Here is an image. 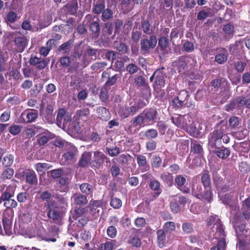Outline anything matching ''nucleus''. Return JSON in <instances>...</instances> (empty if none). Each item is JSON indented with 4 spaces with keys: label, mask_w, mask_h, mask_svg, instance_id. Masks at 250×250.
I'll use <instances>...</instances> for the list:
<instances>
[{
    "label": "nucleus",
    "mask_w": 250,
    "mask_h": 250,
    "mask_svg": "<svg viewBox=\"0 0 250 250\" xmlns=\"http://www.w3.org/2000/svg\"><path fill=\"white\" fill-rule=\"evenodd\" d=\"M207 224L210 226L213 224L209 231V237L211 238L218 239L217 246L221 250L226 249V236L223 224L217 215H212L207 221Z\"/></svg>",
    "instance_id": "f257e3e1"
},
{
    "label": "nucleus",
    "mask_w": 250,
    "mask_h": 250,
    "mask_svg": "<svg viewBox=\"0 0 250 250\" xmlns=\"http://www.w3.org/2000/svg\"><path fill=\"white\" fill-rule=\"evenodd\" d=\"M59 229L56 226L51 227L48 232H46L45 229L42 227L37 228V230H34L32 233L29 234V238H33L37 236L41 240L45 241H51L55 242L56 241V237L58 238Z\"/></svg>",
    "instance_id": "f03ea898"
},
{
    "label": "nucleus",
    "mask_w": 250,
    "mask_h": 250,
    "mask_svg": "<svg viewBox=\"0 0 250 250\" xmlns=\"http://www.w3.org/2000/svg\"><path fill=\"white\" fill-rule=\"evenodd\" d=\"M222 129L221 128L214 130L208 136V149L209 151H214L219 148L221 144Z\"/></svg>",
    "instance_id": "7ed1b4c3"
},
{
    "label": "nucleus",
    "mask_w": 250,
    "mask_h": 250,
    "mask_svg": "<svg viewBox=\"0 0 250 250\" xmlns=\"http://www.w3.org/2000/svg\"><path fill=\"white\" fill-rule=\"evenodd\" d=\"M157 39L156 36L151 35L149 38L146 36L140 42V51L142 54H148L156 45Z\"/></svg>",
    "instance_id": "20e7f679"
},
{
    "label": "nucleus",
    "mask_w": 250,
    "mask_h": 250,
    "mask_svg": "<svg viewBox=\"0 0 250 250\" xmlns=\"http://www.w3.org/2000/svg\"><path fill=\"white\" fill-rule=\"evenodd\" d=\"M38 117V112L34 109H27L24 111L18 119L19 123H31Z\"/></svg>",
    "instance_id": "39448f33"
},
{
    "label": "nucleus",
    "mask_w": 250,
    "mask_h": 250,
    "mask_svg": "<svg viewBox=\"0 0 250 250\" xmlns=\"http://www.w3.org/2000/svg\"><path fill=\"white\" fill-rule=\"evenodd\" d=\"M171 121L177 127L184 129L188 126V125L191 122V118L190 115L186 114L185 115H176L171 117Z\"/></svg>",
    "instance_id": "423d86ee"
},
{
    "label": "nucleus",
    "mask_w": 250,
    "mask_h": 250,
    "mask_svg": "<svg viewBox=\"0 0 250 250\" xmlns=\"http://www.w3.org/2000/svg\"><path fill=\"white\" fill-rule=\"evenodd\" d=\"M201 182L206 189V193L204 195L207 199H212V193L210 187V179L209 174L207 173H203L201 175Z\"/></svg>",
    "instance_id": "0eeeda50"
},
{
    "label": "nucleus",
    "mask_w": 250,
    "mask_h": 250,
    "mask_svg": "<svg viewBox=\"0 0 250 250\" xmlns=\"http://www.w3.org/2000/svg\"><path fill=\"white\" fill-rule=\"evenodd\" d=\"M219 198L223 204L231 207L237 200V194L233 191L219 196Z\"/></svg>",
    "instance_id": "6e6552de"
},
{
    "label": "nucleus",
    "mask_w": 250,
    "mask_h": 250,
    "mask_svg": "<svg viewBox=\"0 0 250 250\" xmlns=\"http://www.w3.org/2000/svg\"><path fill=\"white\" fill-rule=\"evenodd\" d=\"M192 194L199 199H203L209 202L212 199H207L204 195L206 193V189L204 188V191H202V188L199 184L193 185L191 189Z\"/></svg>",
    "instance_id": "1a4fd4ad"
},
{
    "label": "nucleus",
    "mask_w": 250,
    "mask_h": 250,
    "mask_svg": "<svg viewBox=\"0 0 250 250\" xmlns=\"http://www.w3.org/2000/svg\"><path fill=\"white\" fill-rule=\"evenodd\" d=\"M186 182V177L182 175H179L175 178V183L177 187L183 192L188 193L189 192V188L184 187Z\"/></svg>",
    "instance_id": "9d476101"
},
{
    "label": "nucleus",
    "mask_w": 250,
    "mask_h": 250,
    "mask_svg": "<svg viewBox=\"0 0 250 250\" xmlns=\"http://www.w3.org/2000/svg\"><path fill=\"white\" fill-rule=\"evenodd\" d=\"M47 216L54 221H59L62 217V213L58 208H51L48 206Z\"/></svg>",
    "instance_id": "9b49d317"
},
{
    "label": "nucleus",
    "mask_w": 250,
    "mask_h": 250,
    "mask_svg": "<svg viewBox=\"0 0 250 250\" xmlns=\"http://www.w3.org/2000/svg\"><path fill=\"white\" fill-rule=\"evenodd\" d=\"M71 201L76 205L84 206L87 203L86 197L80 193H75L71 197Z\"/></svg>",
    "instance_id": "f8f14e48"
},
{
    "label": "nucleus",
    "mask_w": 250,
    "mask_h": 250,
    "mask_svg": "<svg viewBox=\"0 0 250 250\" xmlns=\"http://www.w3.org/2000/svg\"><path fill=\"white\" fill-rule=\"evenodd\" d=\"M156 235L158 246L161 248L164 247L167 243L165 230L163 229H158L156 231Z\"/></svg>",
    "instance_id": "ddd939ff"
},
{
    "label": "nucleus",
    "mask_w": 250,
    "mask_h": 250,
    "mask_svg": "<svg viewBox=\"0 0 250 250\" xmlns=\"http://www.w3.org/2000/svg\"><path fill=\"white\" fill-rule=\"evenodd\" d=\"M107 159L106 155L100 151H96L94 152V163L96 167H100L104 162Z\"/></svg>",
    "instance_id": "4468645a"
},
{
    "label": "nucleus",
    "mask_w": 250,
    "mask_h": 250,
    "mask_svg": "<svg viewBox=\"0 0 250 250\" xmlns=\"http://www.w3.org/2000/svg\"><path fill=\"white\" fill-rule=\"evenodd\" d=\"M146 123L153 121L156 119L157 112L156 109L150 108L147 110H145L142 113Z\"/></svg>",
    "instance_id": "2eb2a0df"
},
{
    "label": "nucleus",
    "mask_w": 250,
    "mask_h": 250,
    "mask_svg": "<svg viewBox=\"0 0 250 250\" xmlns=\"http://www.w3.org/2000/svg\"><path fill=\"white\" fill-rule=\"evenodd\" d=\"M14 42L19 52H22L27 45V41L24 37L16 38Z\"/></svg>",
    "instance_id": "dca6fc26"
},
{
    "label": "nucleus",
    "mask_w": 250,
    "mask_h": 250,
    "mask_svg": "<svg viewBox=\"0 0 250 250\" xmlns=\"http://www.w3.org/2000/svg\"><path fill=\"white\" fill-rule=\"evenodd\" d=\"M24 175L26 177V181L30 184H35L37 183V176L34 171L26 169L24 171Z\"/></svg>",
    "instance_id": "f3484780"
},
{
    "label": "nucleus",
    "mask_w": 250,
    "mask_h": 250,
    "mask_svg": "<svg viewBox=\"0 0 250 250\" xmlns=\"http://www.w3.org/2000/svg\"><path fill=\"white\" fill-rule=\"evenodd\" d=\"M237 104V108L240 109L243 106L250 108V98H247L245 96H238L235 99Z\"/></svg>",
    "instance_id": "a211bd4d"
},
{
    "label": "nucleus",
    "mask_w": 250,
    "mask_h": 250,
    "mask_svg": "<svg viewBox=\"0 0 250 250\" xmlns=\"http://www.w3.org/2000/svg\"><path fill=\"white\" fill-rule=\"evenodd\" d=\"M72 176L70 174L64 173L63 176H62L58 180V183L61 187H65L64 191L68 190V185L70 183Z\"/></svg>",
    "instance_id": "6ab92c4d"
},
{
    "label": "nucleus",
    "mask_w": 250,
    "mask_h": 250,
    "mask_svg": "<svg viewBox=\"0 0 250 250\" xmlns=\"http://www.w3.org/2000/svg\"><path fill=\"white\" fill-rule=\"evenodd\" d=\"M77 152V149L74 146H71L69 150L62 155V157L64 158L65 162L68 164L71 163Z\"/></svg>",
    "instance_id": "aec40b11"
},
{
    "label": "nucleus",
    "mask_w": 250,
    "mask_h": 250,
    "mask_svg": "<svg viewBox=\"0 0 250 250\" xmlns=\"http://www.w3.org/2000/svg\"><path fill=\"white\" fill-rule=\"evenodd\" d=\"M16 188V186L13 184L9 185L6 187L4 191L2 192V198L13 197L15 194V191Z\"/></svg>",
    "instance_id": "412c9836"
},
{
    "label": "nucleus",
    "mask_w": 250,
    "mask_h": 250,
    "mask_svg": "<svg viewBox=\"0 0 250 250\" xmlns=\"http://www.w3.org/2000/svg\"><path fill=\"white\" fill-rule=\"evenodd\" d=\"M150 188L155 191L153 197H157L162 192V190L160 188V183L156 180H151L149 184Z\"/></svg>",
    "instance_id": "4be33fe9"
},
{
    "label": "nucleus",
    "mask_w": 250,
    "mask_h": 250,
    "mask_svg": "<svg viewBox=\"0 0 250 250\" xmlns=\"http://www.w3.org/2000/svg\"><path fill=\"white\" fill-rule=\"evenodd\" d=\"M210 152L214 153L218 157L222 159H226L230 153V150L228 148L223 147L220 149L217 148L214 151H210Z\"/></svg>",
    "instance_id": "5701e85b"
},
{
    "label": "nucleus",
    "mask_w": 250,
    "mask_h": 250,
    "mask_svg": "<svg viewBox=\"0 0 250 250\" xmlns=\"http://www.w3.org/2000/svg\"><path fill=\"white\" fill-rule=\"evenodd\" d=\"M92 153L90 152H84L79 162V165L82 167H86L91 159Z\"/></svg>",
    "instance_id": "b1692460"
},
{
    "label": "nucleus",
    "mask_w": 250,
    "mask_h": 250,
    "mask_svg": "<svg viewBox=\"0 0 250 250\" xmlns=\"http://www.w3.org/2000/svg\"><path fill=\"white\" fill-rule=\"evenodd\" d=\"M135 0H122L121 6L124 13L130 11L134 6Z\"/></svg>",
    "instance_id": "393cba45"
},
{
    "label": "nucleus",
    "mask_w": 250,
    "mask_h": 250,
    "mask_svg": "<svg viewBox=\"0 0 250 250\" xmlns=\"http://www.w3.org/2000/svg\"><path fill=\"white\" fill-rule=\"evenodd\" d=\"M52 138V134L49 131H45L43 134L38 137V144L40 146H43Z\"/></svg>",
    "instance_id": "a878e982"
},
{
    "label": "nucleus",
    "mask_w": 250,
    "mask_h": 250,
    "mask_svg": "<svg viewBox=\"0 0 250 250\" xmlns=\"http://www.w3.org/2000/svg\"><path fill=\"white\" fill-rule=\"evenodd\" d=\"M2 223L4 229L6 234L10 236L12 234V222L10 219L3 216L2 218Z\"/></svg>",
    "instance_id": "bb28decb"
},
{
    "label": "nucleus",
    "mask_w": 250,
    "mask_h": 250,
    "mask_svg": "<svg viewBox=\"0 0 250 250\" xmlns=\"http://www.w3.org/2000/svg\"><path fill=\"white\" fill-rule=\"evenodd\" d=\"M105 8L104 2L103 0L101 1L96 2L93 4L92 8V12L96 14H100L102 13L103 11Z\"/></svg>",
    "instance_id": "cd10ccee"
},
{
    "label": "nucleus",
    "mask_w": 250,
    "mask_h": 250,
    "mask_svg": "<svg viewBox=\"0 0 250 250\" xmlns=\"http://www.w3.org/2000/svg\"><path fill=\"white\" fill-rule=\"evenodd\" d=\"M110 71V69L108 68L106 71L104 72L102 74V76L103 77H107L108 78V80L106 82V84L108 85H113L117 80L118 77V74H115L112 76L111 77H109V71Z\"/></svg>",
    "instance_id": "c85d7f7f"
},
{
    "label": "nucleus",
    "mask_w": 250,
    "mask_h": 250,
    "mask_svg": "<svg viewBox=\"0 0 250 250\" xmlns=\"http://www.w3.org/2000/svg\"><path fill=\"white\" fill-rule=\"evenodd\" d=\"M99 117L103 120L107 121L109 119L110 113L109 111L104 107H100L97 109Z\"/></svg>",
    "instance_id": "c756f323"
},
{
    "label": "nucleus",
    "mask_w": 250,
    "mask_h": 250,
    "mask_svg": "<svg viewBox=\"0 0 250 250\" xmlns=\"http://www.w3.org/2000/svg\"><path fill=\"white\" fill-rule=\"evenodd\" d=\"M141 28L145 34L150 36L152 35L153 30L151 28V24L148 21H143L141 23Z\"/></svg>",
    "instance_id": "7c9ffc66"
},
{
    "label": "nucleus",
    "mask_w": 250,
    "mask_h": 250,
    "mask_svg": "<svg viewBox=\"0 0 250 250\" xmlns=\"http://www.w3.org/2000/svg\"><path fill=\"white\" fill-rule=\"evenodd\" d=\"M14 160V156L10 154H7L2 158V165L4 167H9L11 166Z\"/></svg>",
    "instance_id": "2f4dec72"
},
{
    "label": "nucleus",
    "mask_w": 250,
    "mask_h": 250,
    "mask_svg": "<svg viewBox=\"0 0 250 250\" xmlns=\"http://www.w3.org/2000/svg\"><path fill=\"white\" fill-rule=\"evenodd\" d=\"M229 183V180H227L226 181H224V183H223L222 185H220L217 188L219 197L224 195L223 193L228 191L230 188V184Z\"/></svg>",
    "instance_id": "473e14b6"
},
{
    "label": "nucleus",
    "mask_w": 250,
    "mask_h": 250,
    "mask_svg": "<svg viewBox=\"0 0 250 250\" xmlns=\"http://www.w3.org/2000/svg\"><path fill=\"white\" fill-rule=\"evenodd\" d=\"M67 12L70 15H75L78 10V4L76 1H72L65 5Z\"/></svg>",
    "instance_id": "72a5a7b5"
},
{
    "label": "nucleus",
    "mask_w": 250,
    "mask_h": 250,
    "mask_svg": "<svg viewBox=\"0 0 250 250\" xmlns=\"http://www.w3.org/2000/svg\"><path fill=\"white\" fill-rule=\"evenodd\" d=\"M80 188L82 192L86 194L90 195L93 191V188L92 185L88 183H83L80 186Z\"/></svg>",
    "instance_id": "f704fd0d"
},
{
    "label": "nucleus",
    "mask_w": 250,
    "mask_h": 250,
    "mask_svg": "<svg viewBox=\"0 0 250 250\" xmlns=\"http://www.w3.org/2000/svg\"><path fill=\"white\" fill-rule=\"evenodd\" d=\"M52 44H55V40L50 39L46 42V47H42L40 49V53L44 56H46L50 51Z\"/></svg>",
    "instance_id": "c9c22d12"
},
{
    "label": "nucleus",
    "mask_w": 250,
    "mask_h": 250,
    "mask_svg": "<svg viewBox=\"0 0 250 250\" xmlns=\"http://www.w3.org/2000/svg\"><path fill=\"white\" fill-rule=\"evenodd\" d=\"M12 197L7 198V199L2 198L4 202L3 206L7 208L10 209L15 208L18 206L17 202L14 199H11Z\"/></svg>",
    "instance_id": "e433bc0d"
},
{
    "label": "nucleus",
    "mask_w": 250,
    "mask_h": 250,
    "mask_svg": "<svg viewBox=\"0 0 250 250\" xmlns=\"http://www.w3.org/2000/svg\"><path fill=\"white\" fill-rule=\"evenodd\" d=\"M243 212L242 214L238 215H236L235 219H236V221H239L240 222H243L245 220H248L250 219V210L246 209L243 208H242Z\"/></svg>",
    "instance_id": "4c0bfd02"
},
{
    "label": "nucleus",
    "mask_w": 250,
    "mask_h": 250,
    "mask_svg": "<svg viewBox=\"0 0 250 250\" xmlns=\"http://www.w3.org/2000/svg\"><path fill=\"white\" fill-rule=\"evenodd\" d=\"M73 41L69 40L59 46V50L65 54H68L71 48Z\"/></svg>",
    "instance_id": "58836bf2"
},
{
    "label": "nucleus",
    "mask_w": 250,
    "mask_h": 250,
    "mask_svg": "<svg viewBox=\"0 0 250 250\" xmlns=\"http://www.w3.org/2000/svg\"><path fill=\"white\" fill-rule=\"evenodd\" d=\"M191 147L194 153L198 154L199 155H203V149L202 146L197 141H194L191 142Z\"/></svg>",
    "instance_id": "ea45409f"
},
{
    "label": "nucleus",
    "mask_w": 250,
    "mask_h": 250,
    "mask_svg": "<svg viewBox=\"0 0 250 250\" xmlns=\"http://www.w3.org/2000/svg\"><path fill=\"white\" fill-rule=\"evenodd\" d=\"M155 74H157L155 80L156 84L160 86V87H164L165 83V75L160 71H156Z\"/></svg>",
    "instance_id": "a19ab883"
},
{
    "label": "nucleus",
    "mask_w": 250,
    "mask_h": 250,
    "mask_svg": "<svg viewBox=\"0 0 250 250\" xmlns=\"http://www.w3.org/2000/svg\"><path fill=\"white\" fill-rule=\"evenodd\" d=\"M228 53L227 50H224L222 53L218 54L215 56V61L219 64H223L227 60Z\"/></svg>",
    "instance_id": "79ce46f5"
},
{
    "label": "nucleus",
    "mask_w": 250,
    "mask_h": 250,
    "mask_svg": "<svg viewBox=\"0 0 250 250\" xmlns=\"http://www.w3.org/2000/svg\"><path fill=\"white\" fill-rule=\"evenodd\" d=\"M113 11L109 8L104 10L102 13L101 19L103 21H105L113 17Z\"/></svg>",
    "instance_id": "37998d69"
},
{
    "label": "nucleus",
    "mask_w": 250,
    "mask_h": 250,
    "mask_svg": "<svg viewBox=\"0 0 250 250\" xmlns=\"http://www.w3.org/2000/svg\"><path fill=\"white\" fill-rule=\"evenodd\" d=\"M161 179L169 187L173 184V177L169 173H163L161 176Z\"/></svg>",
    "instance_id": "c03bdc74"
},
{
    "label": "nucleus",
    "mask_w": 250,
    "mask_h": 250,
    "mask_svg": "<svg viewBox=\"0 0 250 250\" xmlns=\"http://www.w3.org/2000/svg\"><path fill=\"white\" fill-rule=\"evenodd\" d=\"M115 48L121 53L124 54L127 52L128 48L125 43L121 42H115Z\"/></svg>",
    "instance_id": "a18cd8bd"
},
{
    "label": "nucleus",
    "mask_w": 250,
    "mask_h": 250,
    "mask_svg": "<svg viewBox=\"0 0 250 250\" xmlns=\"http://www.w3.org/2000/svg\"><path fill=\"white\" fill-rule=\"evenodd\" d=\"M182 229L184 233L187 234H191L194 230L193 225L189 222L184 223Z\"/></svg>",
    "instance_id": "49530a36"
},
{
    "label": "nucleus",
    "mask_w": 250,
    "mask_h": 250,
    "mask_svg": "<svg viewBox=\"0 0 250 250\" xmlns=\"http://www.w3.org/2000/svg\"><path fill=\"white\" fill-rule=\"evenodd\" d=\"M211 16V10L208 8L207 10H201L197 15V19L199 20H203L208 17Z\"/></svg>",
    "instance_id": "de8ad7c7"
},
{
    "label": "nucleus",
    "mask_w": 250,
    "mask_h": 250,
    "mask_svg": "<svg viewBox=\"0 0 250 250\" xmlns=\"http://www.w3.org/2000/svg\"><path fill=\"white\" fill-rule=\"evenodd\" d=\"M51 167L49 164L47 163H39L36 164L35 168L38 172H43L45 170L48 169Z\"/></svg>",
    "instance_id": "09e8293b"
},
{
    "label": "nucleus",
    "mask_w": 250,
    "mask_h": 250,
    "mask_svg": "<svg viewBox=\"0 0 250 250\" xmlns=\"http://www.w3.org/2000/svg\"><path fill=\"white\" fill-rule=\"evenodd\" d=\"M144 136L148 139L156 138L158 136V131L155 129H149L146 131Z\"/></svg>",
    "instance_id": "8fccbe9b"
},
{
    "label": "nucleus",
    "mask_w": 250,
    "mask_h": 250,
    "mask_svg": "<svg viewBox=\"0 0 250 250\" xmlns=\"http://www.w3.org/2000/svg\"><path fill=\"white\" fill-rule=\"evenodd\" d=\"M17 17L18 16L16 13L10 11L6 15L5 21L7 23H13L16 21Z\"/></svg>",
    "instance_id": "3c124183"
},
{
    "label": "nucleus",
    "mask_w": 250,
    "mask_h": 250,
    "mask_svg": "<svg viewBox=\"0 0 250 250\" xmlns=\"http://www.w3.org/2000/svg\"><path fill=\"white\" fill-rule=\"evenodd\" d=\"M118 113L123 118H126L129 116L132 115L130 112L129 107L121 108L119 110Z\"/></svg>",
    "instance_id": "603ef678"
},
{
    "label": "nucleus",
    "mask_w": 250,
    "mask_h": 250,
    "mask_svg": "<svg viewBox=\"0 0 250 250\" xmlns=\"http://www.w3.org/2000/svg\"><path fill=\"white\" fill-rule=\"evenodd\" d=\"M90 30L96 36L100 33V25L98 21H93L90 25Z\"/></svg>",
    "instance_id": "864d4df0"
},
{
    "label": "nucleus",
    "mask_w": 250,
    "mask_h": 250,
    "mask_svg": "<svg viewBox=\"0 0 250 250\" xmlns=\"http://www.w3.org/2000/svg\"><path fill=\"white\" fill-rule=\"evenodd\" d=\"M110 204L114 208L118 209L122 207V202L120 199L114 197L112 198Z\"/></svg>",
    "instance_id": "5fc2aeb1"
},
{
    "label": "nucleus",
    "mask_w": 250,
    "mask_h": 250,
    "mask_svg": "<svg viewBox=\"0 0 250 250\" xmlns=\"http://www.w3.org/2000/svg\"><path fill=\"white\" fill-rule=\"evenodd\" d=\"M131 159V156L128 154H122L118 158V162L122 165L125 166L128 164V162Z\"/></svg>",
    "instance_id": "6e6d98bb"
},
{
    "label": "nucleus",
    "mask_w": 250,
    "mask_h": 250,
    "mask_svg": "<svg viewBox=\"0 0 250 250\" xmlns=\"http://www.w3.org/2000/svg\"><path fill=\"white\" fill-rule=\"evenodd\" d=\"M14 173V170L12 168H6L2 174L3 179H9L11 178Z\"/></svg>",
    "instance_id": "4d7b16f0"
},
{
    "label": "nucleus",
    "mask_w": 250,
    "mask_h": 250,
    "mask_svg": "<svg viewBox=\"0 0 250 250\" xmlns=\"http://www.w3.org/2000/svg\"><path fill=\"white\" fill-rule=\"evenodd\" d=\"M21 128V126L20 125H12L10 126L9 131L13 135H17L20 133Z\"/></svg>",
    "instance_id": "13d9d810"
},
{
    "label": "nucleus",
    "mask_w": 250,
    "mask_h": 250,
    "mask_svg": "<svg viewBox=\"0 0 250 250\" xmlns=\"http://www.w3.org/2000/svg\"><path fill=\"white\" fill-rule=\"evenodd\" d=\"M145 120L142 115H139L136 116L133 122V125L134 126H141L143 124L145 123Z\"/></svg>",
    "instance_id": "bf43d9fd"
},
{
    "label": "nucleus",
    "mask_w": 250,
    "mask_h": 250,
    "mask_svg": "<svg viewBox=\"0 0 250 250\" xmlns=\"http://www.w3.org/2000/svg\"><path fill=\"white\" fill-rule=\"evenodd\" d=\"M176 228L175 224L173 222H166L163 225V229L167 231H172L175 230Z\"/></svg>",
    "instance_id": "052dcab7"
},
{
    "label": "nucleus",
    "mask_w": 250,
    "mask_h": 250,
    "mask_svg": "<svg viewBox=\"0 0 250 250\" xmlns=\"http://www.w3.org/2000/svg\"><path fill=\"white\" fill-rule=\"evenodd\" d=\"M51 176L53 179L60 178L65 173L61 168L55 169L50 171Z\"/></svg>",
    "instance_id": "680f3d73"
},
{
    "label": "nucleus",
    "mask_w": 250,
    "mask_h": 250,
    "mask_svg": "<svg viewBox=\"0 0 250 250\" xmlns=\"http://www.w3.org/2000/svg\"><path fill=\"white\" fill-rule=\"evenodd\" d=\"M106 232L107 235L109 237L111 238H114L117 235V230L115 227H114V226H110L107 228Z\"/></svg>",
    "instance_id": "e2e57ef3"
},
{
    "label": "nucleus",
    "mask_w": 250,
    "mask_h": 250,
    "mask_svg": "<svg viewBox=\"0 0 250 250\" xmlns=\"http://www.w3.org/2000/svg\"><path fill=\"white\" fill-rule=\"evenodd\" d=\"M129 243L131 244L133 246L139 247L141 246V242L139 238L136 236H131Z\"/></svg>",
    "instance_id": "0e129e2a"
},
{
    "label": "nucleus",
    "mask_w": 250,
    "mask_h": 250,
    "mask_svg": "<svg viewBox=\"0 0 250 250\" xmlns=\"http://www.w3.org/2000/svg\"><path fill=\"white\" fill-rule=\"evenodd\" d=\"M168 44V41L167 38L161 37L159 40V45L162 50L165 49Z\"/></svg>",
    "instance_id": "69168bd1"
},
{
    "label": "nucleus",
    "mask_w": 250,
    "mask_h": 250,
    "mask_svg": "<svg viewBox=\"0 0 250 250\" xmlns=\"http://www.w3.org/2000/svg\"><path fill=\"white\" fill-rule=\"evenodd\" d=\"M183 49L187 52H191L194 50V45L192 42L187 41L183 44Z\"/></svg>",
    "instance_id": "338daca9"
},
{
    "label": "nucleus",
    "mask_w": 250,
    "mask_h": 250,
    "mask_svg": "<svg viewBox=\"0 0 250 250\" xmlns=\"http://www.w3.org/2000/svg\"><path fill=\"white\" fill-rule=\"evenodd\" d=\"M113 248V245L111 242L107 241L104 243L102 244L99 248L98 250H112Z\"/></svg>",
    "instance_id": "774afa93"
}]
</instances>
